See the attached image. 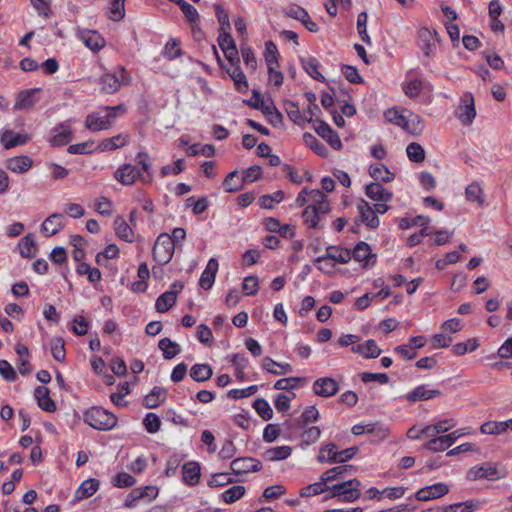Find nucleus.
Wrapping results in <instances>:
<instances>
[{
  "mask_svg": "<svg viewBox=\"0 0 512 512\" xmlns=\"http://www.w3.org/2000/svg\"><path fill=\"white\" fill-rule=\"evenodd\" d=\"M135 161L140 167L132 164H123L114 172V178L122 185H132L138 179H142L144 183L147 182L143 174H150L152 166L148 153L146 151L138 152Z\"/></svg>",
  "mask_w": 512,
  "mask_h": 512,
  "instance_id": "obj_1",
  "label": "nucleus"
},
{
  "mask_svg": "<svg viewBox=\"0 0 512 512\" xmlns=\"http://www.w3.org/2000/svg\"><path fill=\"white\" fill-rule=\"evenodd\" d=\"M384 117L387 122L401 127L408 133L419 134L423 130L420 117L409 110L390 108L385 111Z\"/></svg>",
  "mask_w": 512,
  "mask_h": 512,
  "instance_id": "obj_2",
  "label": "nucleus"
},
{
  "mask_svg": "<svg viewBox=\"0 0 512 512\" xmlns=\"http://www.w3.org/2000/svg\"><path fill=\"white\" fill-rule=\"evenodd\" d=\"M361 482L356 479L342 481L330 486L328 498H336L342 503H353L361 497Z\"/></svg>",
  "mask_w": 512,
  "mask_h": 512,
  "instance_id": "obj_3",
  "label": "nucleus"
},
{
  "mask_svg": "<svg viewBox=\"0 0 512 512\" xmlns=\"http://www.w3.org/2000/svg\"><path fill=\"white\" fill-rule=\"evenodd\" d=\"M125 107L119 104L114 107H105L104 111L89 114L86 117L85 127L91 131H101L109 129L116 118V111L125 112Z\"/></svg>",
  "mask_w": 512,
  "mask_h": 512,
  "instance_id": "obj_4",
  "label": "nucleus"
},
{
  "mask_svg": "<svg viewBox=\"0 0 512 512\" xmlns=\"http://www.w3.org/2000/svg\"><path fill=\"white\" fill-rule=\"evenodd\" d=\"M83 418L86 424L97 430H110L117 424V417L101 407L88 409Z\"/></svg>",
  "mask_w": 512,
  "mask_h": 512,
  "instance_id": "obj_5",
  "label": "nucleus"
},
{
  "mask_svg": "<svg viewBox=\"0 0 512 512\" xmlns=\"http://www.w3.org/2000/svg\"><path fill=\"white\" fill-rule=\"evenodd\" d=\"M130 76L123 66L118 67L116 72L104 73L100 78L101 91L107 94L115 93L122 84L130 82Z\"/></svg>",
  "mask_w": 512,
  "mask_h": 512,
  "instance_id": "obj_6",
  "label": "nucleus"
},
{
  "mask_svg": "<svg viewBox=\"0 0 512 512\" xmlns=\"http://www.w3.org/2000/svg\"><path fill=\"white\" fill-rule=\"evenodd\" d=\"M175 251V244L173 239L167 233H161L153 247V258L160 264H167L173 257Z\"/></svg>",
  "mask_w": 512,
  "mask_h": 512,
  "instance_id": "obj_7",
  "label": "nucleus"
},
{
  "mask_svg": "<svg viewBox=\"0 0 512 512\" xmlns=\"http://www.w3.org/2000/svg\"><path fill=\"white\" fill-rule=\"evenodd\" d=\"M159 489L154 485L134 488L125 498L126 508H135L140 501L151 502L157 498Z\"/></svg>",
  "mask_w": 512,
  "mask_h": 512,
  "instance_id": "obj_8",
  "label": "nucleus"
},
{
  "mask_svg": "<svg viewBox=\"0 0 512 512\" xmlns=\"http://www.w3.org/2000/svg\"><path fill=\"white\" fill-rule=\"evenodd\" d=\"M505 477L504 473H500L497 466L491 462H485L481 465L471 467L467 472V479L477 481L480 479L496 480Z\"/></svg>",
  "mask_w": 512,
  "mask_h": 512,
  "instance_id": "obj_9",
  "label": "nucleus"
},
{
  "mask_svg": "<svg viewBox=\"0 0 512 512\" xmlns=\"http://www.w3.org/2000/svg\"><path fill=\"white\" fill-rule=\"evenodd\" d=\"M77 38L91 51L98 52L106 45L105 38L96 30L78 29Z\"/></svg>",
  "mask_w": 512,
  "mask_h": 512,
  "instance_id": "obj_10",
  "label": "nucleus"
},
{
  "mask_svg": "<svg viewBox=\"0 0 512 512\" xmlns=\"http://www.w3.org/2000/svg\"><path fill=\"white\" fill-rule=\"evenodd\" d=\"M315 132L323 138L334 150L342 149V141L336 131H334L325 121L315 120L313 124Z\"/></svg>",
  "mask_w": 512,
  "mask_h": 512,
  "instance_id": "obj_11",
  "label": "nucleus"
},
{
  "mask_svg": "<svg viewBox=\"0 0 512 512\" xmlns=\"http://www.w3.org/2000/svg\"><path fill=\"white\" fill-rule=\"evenodd\" d=\"M425 88L429 89V85L413 75V70L406 74L405 80L402 82L403 93L411 99L417 98Z\"/></svg>",
  "mask_w": 512,
  "mask_h": 512,
  "instance_id": "obj_12",
  "label": "nucleus"
},
{
  "mask_svg": "<svg viewBox=\"0 0 512 512\" xmlns=\"http://www.w3.org/2000/svg\"><path fill=\"white\" fill-rule=\"evenodd\" d=\"M49 143L52 146H63L72 140L71 120H66L51 130Z\"/></svg>",
  "mask_w": 512,
  "mask_h": 512,
  "instance_id": "obj_13",
  "label": "nucleus"
},
{
  "mask_svg": "<svg viewBox=\"0 0 512 512\" xmlns=\"http://www.w3.org/2000/svg\"><path fill=\"white\" fill-rule=\"evenodd\" d=\"M352 259L362 263L363 267H372L376 263V255L372 253L371 246L366 242H359L351 251Z\"/></svg>",
  "mask_w": 512,
  "mask_h": 512,
  "instance_id": "obj_14",
  "label": "nucleus"
},
{
  "mask_svg": "<svg viewBox=\"0 0 512 512\" xmlns=\"http://www.w3.org/2000/svg\"><path fill=\"white\" fill-rule=\"evenodd\" d=\"M230 468L234 474L240 475L258 472L262 469V464L259 460L252 457H240L231 462Z\"/></svg>",
  "mask_w": 512,
  "mask_h": 512,
  "instance_id": "obj_15",
  "label": "nucleus"
},
{
  "mask_svg": "<svg viewBox=\"0 0 512 512\" xmlns=\"http://www.w3.org/2000/svg\"><path fill=\"white\" fill-rule=\"evenodd\" d=\"M312 388L316 395L328 398L339 391V383L332 377H322L314 381Z\"/></svg>",
  "mask_w": 512,
  "mask_h": 512,
  "instance_id": "obj_16",
  "label": "nucleus"
},
{
  "mask_svg": "<svg viewBox=\"0 0 512 512\" xmlns=\"http://www.w3.org/2000/svg\"><path fill=\"white\" fill-rule=\"evenodd\" d=\"M476 117L474 99L471 93H466L461 99L458 118L463 125H471Z\"/></svg>",
  "mask_w": 512,
  "mask_h": 512,
  "instance_id": "obj_17",
  "label": "nucleus"
},
{
  "mask_svg": "<svg viewBox=\"0 0 512 512\" xmlns=\"http://www.w3.org/2000/svg\"><path fill=\"white\" fill-rule=\"evenodd\" d=\"M437 40V32L428 27H421L418 30L419 47L425 56H430L434 49Z\"/></svg>",
  "mask_w": 512,
  "mask_h": 512,
  "instance_id": "obj_18",
  "label": "nucleus"
},
{
  "mask_svg": "<svg viewBox=\"0 0 512 512\" xmlns=\"http://www.w3.org/2000/svg\"><path fill=\"white\" fill-rule=\"evenodd\" d=\"M449 492V487L444 483H435L419 489L415 497L419 501H428L440 498Z\"/></svg>",
  "mask_w": 512,
  "mask_h": 512,
  "instance_id": "obj_19",
  "label": "nucleus"
},
{
  "mask_svg": "<svg viewBox=\"0 0 512 512\" xmlns=\"http://www.w3.org/2000/svg\"><path fill=\"white\" fill-rule=\"evenodd\" d=\"M64 226V215L61 213H53L41 224V233L45 237H51L61 231Z\"/></svg>",
  "mask_w": 512,
  "mask_h": 512,
  "instance_id": "obj_20",
  "label": "nucleus"
},
{
  "mask_svg": "<svg viewBox=\"0 0 512 512\" xmlns=\"http://www.w3.org/2000/svg\"><path fill=\"white\" fill-rule=\"evenodd\" d=\"M357 210L361 221L369 228L375 229L379 226L380 220L376 215V211L370 206V204L361 199L357 204Z\"/></svg>",
  "mask_w": 512,
  "mask_h": 512,
  "instance_id": "obj_21",
  "label": "nucleus"
},
{
  "mask_svg": "<svg viewBox=\"0 0 512 512\" xmlns=\"http://www.w3.org/2000/svg\"><path fill=\"white\" fill-rule=\"evenodd\" d=\"M441 395L439 389H430L428 385L422 384L415 387L412 391L407 393L404 398L409 403H415L417 401L429 400Z\"/></svg>",
  "mask_w": 512,
  "mask_h": 512,
  "instance_id": "obj_22",
  "label": "nucleus"
},
{
  "mask_svg": "<svg viewBox=\"0 0 512 512\" xmlns=\"http://www.w3.org/2000/svg\"><path fill=\"white\" fill-rule=\"evenodd\" d=\"M201 477V467L196 461H189L182 466V480L188 486H195Z\"/></svg>",
  "mask_w": 512,
  "mask_h": 512,
  "instance_id": "obj_23",
  "label": "nucleus"
},
{
  "mask_svg": "<svg viewBox=\"0 0 512 512\" xmlns=\"http://www.w3.org/2000/svg\"><path fill=\"white\" fill-rule=\"evenodd\" d=\"M365 193L368 198L375 202H390L393 194L390 190L384 188L379 182H373L366 186Z\"/></svg>",
  "mask_w": 512,
  "mask_h": 512,
  "instance_id": "obj_24",
  "label": "nucleus"
},
{
  "mask_svg": "<svg viewBox=\"0 0 512 512\" xmlns=\"http://www.w3.org/2000/svg\"><path fill=\"white\" fill-rule=\"evenodd\" d=\"M32 165L33 160L27 155L15 156L6 161V168L16 174L28 172Z\"/></svg>",
  "mask_w": 512,
  "mask_h": 512,
  "instance_id": "obj_25",
  "label": "nucleus"
},
{
  "mask_svg": "<svg viewBox=\"0 0 512 512\" xmlns=\"http://www.w3.org/2000/svg\"><path fill=\"white\" fill-rule=\"evenodd\" d=\"M456 425L457 421L454 418L438 420L433 424L424 426L425 436L442 435L453 429Z\"/></svg>",
  "mask_w": 512,
  "mask_h": 512,
  "instance_id": "obj_26",
  "label": "nucleus"
},
{
  "mask_svg": "<svg viewBox=\"0 0 512 512\" xmlns=\"http://www.w3.org/2000/svg\"><path fill=\"white\" fill-rule=\"evenodd\" d=\"M218 261L215 258H210L205 270L202 272L199 285L201 288L208 290L210 289L215 281L216 273L218 271Z\"/></svg>",
  "mask_w": 512,
  "mask_h": 512,
  "instance_id": "obj_27",
  "label": "nucleus"
},
{
  "mask_svg": "<svg viewBox=\"0 0 512 512\" xmlns=\"http://www.w3.org/2000/svg\"><path fill=\"white\" fill-rule=\"evenodd\" d=\"M218 44L223 51L225 57L232 63L237 58L238 51L235 41L230 33L222 32L218 37Z\"/></svg>",
  "mask_w": 512,
  "mask_h": 512,
  "instance_id": "obj_28",
  "label": "nucleus"
},
{
  "mask_svg": "<svg viewBox=\"0 0 512 512\" xmlns=\"http://www.w3.org/2000/svg\"><path fill=\"white\" fill-rule=\"evenodd\" d=\"M0 140L6 149H11L26 144L29 140V136L27 134L14 132L13 130H4L0 135Z\"/></svg>",
  "mask_w": 512,
  "mask_h": 512,
  "instance_id": "obj_29",
  "label": "nucleus"
},
{
  "mask_svg": "<svg viewBox=\"0 0 512 512\" xmlns=\"http://www.w3.org/2000/svg\"><path fill=\"white\" fill-rule=\"evenodd\" d=\"M261 368L273 375H284L291 373L293 367L289 363H279L270 357H264L261 361Z\"/></svg>",
  "mask_w": 512,
  "mask_h": 512,
  "instance_id": "obj_30",
  "label": "nucleus"
},
{
  "mask_svg": "<svg viewBox=\"0 0 512 512\" xmlns=\"http://www.w3.org/2000/svg\"><path fill=\"white\" fill-rule=\"evenodd\" d=\"M309 194V204L307 206H313L319 212H330L331 207L328 198L321 190L311 189Z\"/></svg>",
  "mask_w": 512,
  "mask_h": 512,
  "instance_id": "obj_31",
  "label": "nucleus"
},
{
  "mask_svg": "<svg viewBox=\"0 0 512 512\" xmlns=\"http://www.w3.org/2000/svg\"><path fill=\"white\" fill-rule=\"evenodd\" d=\"M99 481L94 478L84 480L81 485L76 489L74 497L80 501L94 495L99 489Z\"/></svg>",
  "mask_w": 512,
  "mask_h": 512,
  "instance_id": "obj_32",
  "label": "nucleus"
},
{
  "mask_svg": "<svg viewBox=\"0 0 512 512\" xmlns=\"http://www.w3.org/2000/svg\"><path fill=\"white\" fill-rule=\"evenodd\" d=\"M38 406L46 412H54L56 405L49 396V389L45 386H38L34 391Z\"/></svg>",
  "mask_w": 512,
  "mask_h": 512,
  "instance_id": "obj_33",
  "label": "nucleus"
},
{
  "mask_svg": "<svg viewBox=\"0 0 512 512\" xmlns=\"http://www.w3.org/2000/svg\"><path fill=\"white\" fill-rule=\"evenodd\" d=\"M129 142V134H118L116 136L106 138L99 143V150L102 152L116 150L124 147Z\"/></svg>",
  "mask_w": 512,
  "mask_h": 512,
  "instance_id": "obj_34",
  "label": "nucleus"
},
{
  "mask_svg": "<svg viewBox=\"0 0 512 512\" xmlns=\"http://www.w3.org/2000/svg\"><path fill=\"white\" fill-rule=\"evenodd\" d=\"M485 500L473 499L443 508V512H474L485 504Z\"/></svg>",
  "mask_w": 512,
  "mask_h": 512,
  "instance_id": "obj_35",
  "label": "nucleus"
},
{
  "mask_svg": "<svg viewBox=\"0 0 512 512\" xmlns=\"http://www.w3.org/2000/svg\"><path fill=\"white\" fill-rule=\"evenodd\" d=\"M292 453L291 446L282 445L266 449L263 458L267 461H281L287 459Z\"/></svg>",
  "mask_w": 512,
  "mask_h": 512,
  "instance_id": "obj_36",
  "label": "nucleus"
},
{
  "mask_svg": "<svg viewBox=\"0 0 512 512\" xmlns=\"http://www.w3.org/2000/svg\"><path fill=\"white\" fill-rule=\"evenodd\" d=\"M352 351L368 359L377 358L382 352L373 339H369L363 344L353 346Z\"/></svg>",
  "mask_w": 512,
  "mask_h": 512,
  "instance_id": "obj_37",
  "label": "nucleus"
},
{
  "mask_svg": "<svg viewBox=\"0 0 512 512\" xmlns=\"http://www.w3.org/2000/svg\"><path fill=\"white\" fill-rule=\"evenodd\" d=\"M301 64L303 69L315 80L323 82L325 80L324 76L320 72V63L319 61L313 57L308 56L301 58Z\"/></svg>",
  "mask_w": 512,
  "mask_h": 512,
  "instance_id": "obj_38",
  "label": "nucleus"
},
{
  "mask_svg": "<svg viewBox=\"0 0 512 512\" xmlns=\"http://www.w3.org/2000/svg\"><path fill=\"white\" fill-rule=\"evenodd\" d=\"M114 229L117 236L126 241L133 242L134 240V232L126 220L122 216H117L114 220Z\"/></svg>",
  "mask_w": 512,
  "mask_h": 512,
  "instance_id": "obj_39",
  "label": "nucleus"
},
{
  "mask_svg": "<svg viewBox=\"0 0 512 512\" xmlns=\"http://www.w3.org/2000/svg\"><path fill=\"white\" fill-rule=\"evenodd\" d=\"M369 175L377 182H391L394 180V174L383 164H372L369 167Z\"/></svg>",
  "mask_w": 512,
  "mask_h": 512,
  "instance_id": "obj_40",
  "label": "nucleus"
},
{
  "mask_svg": "<svg viewBox=\"0 0 512 512\" xmlns=\"http://www.w3.org/2000/svg\"><path fill=\"white\" fill-rule=\"evenodd\" d=\"M326 255L330 260H334L340 264H346L352 259L351 251L349 249L337 246H329L326 249Z\"/></svg>",
  "mask_w": 512,
  "mask_h": 512,
  "instance_id": "obj_41",
  "label": "nucleus"
},
{
  "mask_svg": "<svg viewBox=\"0 0 512 512\" xmlns=\"http://www.w3.org/2000/svg\"><path fill=\"white\" fill-rule=\"evenodd\" d=\"M176 300V291H166L157 298L155 308L160 313L167 312L176 303Z\"/></svg>",
  "mask_w": 512,
  "mask_h": 512,
  "instance_id": "obj_42",
  "label": "nucleus"
},
{
  "mask_svg": "<svg viewBox=\"0 0 512 512\" xmlns=\"http://www.w3.org/2000/svg\"><path fill=\"white\" fill-rule=\"evenodd\" d=\"M327 213L328 212H319L318 210H315L313 206H306L302 213L304 224L308 228L316 229L319 226L321 217Z\"/></svg>",
  "mask_w": 512,
  "mask_h": 512,
  "instance_id": "obj_43",
  "label": "nucleus"
},
{
  "mask_svg": "<svg viewBox=\"0 0 512 512\" xmlns=\"http://www.w3.org/2000/svg\"><path fill=\"white\" fill-rule=\"evenodd\" d=\"M213 375V370L208 364H195L190 369V376L197 382H205Z\"/></svg>",
  "mask_w": 512,
  "mask_h": 512,
  "instance_id": "obj_44",
  "label": "nucleus"
},
{
  "mask_svg": "<svg viewBox=\"0 0 512 512\" xmlns=\"http://www.w3.org/2000/svg\"><path fill=\"white\" fill-rule=\"evenodd\" d=\"M158 348L162 351L165 359H172L181 352L179 344L169 338H162L158 343Z\"/></svg>",
  "mask_w": 512,
  "mask_h": 512,
  "instance_id": "obj_45",
  "label": "nucleus"
},
{
  "mask_svg": "<svg viewBox=\"0 0 512 512\" xmlns=\"http://www.w3.org/2000/svg\"><path fill=\"white\" fill-rule=\"evenodd\" d=\"M329 490L330 486H328V483L325 480H322L321 476L319 482L303 487L300 491V495L302 497H313Z\"/></svg>",
  "mask_w": 512,
  "mask_h": 512,
  "instance_id": "obj_46",
  "label": "nucleus"
},
{
  "mask_svg": "<svg viewBox=\"0 0 512 512\" xmlns=\"http://www.w3.org/2000/svg\"><path fill=\"white\" fill-rule=\"evenodd\" d=\"M286 113L289 119L297 125H304L311 121V118H307L302 114L299 106L291 101L286 103Z\"/></svg>",
  "mask_w": 512,
  "mask_h": 512,
  "instance_id": "obj_47",
  "label": "nucleus"
},
{
  "mask_svg": "<svg viewBox=\"0 0 512 512\" xmlns=\"http://www.w3.org/2000/svg\"><path fill=\"white\" fill-rule=\"evenodd\" d=\"M508 429L506 421H488L481 425L480 432L487 435H498L506 432Z\"/></svg>",
  "mask_w": 512,
  "mask_h": 512,
  "instance_id": "obj_48",
  "label": "nucleus"
},
{
  "mask_svg": "<svg viewBox=\"0 0 512 512\" xmlns=\"http://www.w3.org/2000/svg\"><path fill=\"white\" fill-rule=\"evenodd\" d=\"M227 73L230 75L239 91H246L248 89L247 78L238 65H233L227 70Z\"/></svg>",
  "mask_w": 512,
  "mask_h": 512,
  "instance_id": "obj_49",
  "label": "nucleus"
},
{
  "mask_svg": "<svg viewBox=\"0 0 512 512\" xmlns=\"http://www.w3.org/2000/svg\"><path fill=\"white\" fill-rule=\"evenodd\" d=\"M429 440L424 444V448L432 452H440L448 449L449 443L445 435L427 436Z\"/></svg>",
  "mask_w": 512,
  "mask_h": 512,
  "instance_id": "obj_50",
  "label": "nucleus"
},
{
  "mask_svg": "<svg viewBox=\"0 0 512 512\" xmlns=\"http://www.w3.org/2000/svg\"><path fill=\"white\" fill-rule=\"evenodd\" d=\"M320 463H337V446L334 443H328L321 447L317 457Z\"/></svg>",
  "mask_w": 512,
  "mask_h": 512,
  "instance_id": "obj_51",
  "label": "nucleus"
},
{
  "mask_svg": "<svg viewBox=\"0 0 512 512\" xmlns=\"http://www.w3.org/2000/svg\"><path fill=\"white\" fill-rule=\"evenodd\" d=\"M303 140L317 155L326 158L329 154L327 148L311 133H304Z\"/></svg>",
  "mask_w": 512,
  "mask_h": 512,
  "instance_id": "obj_52",
  "label": "nucleus"
},
{
  "mask_svg": "<svg viewBox=\"0 0 512 512\" xmlns=\"http://www.w3.org/2000/svg\"><path fill=\"white\" fill-rule=\"evenodd\" d=\"M243 187L242 177L238 175V172H230L223 181V188L226 192H236Z\"/></svg>",
  "mask_w": 512,
  "mask_h": 512,
  "instance_id": "obj_53",
  "label": "nucleus"
},
{
  "mask_svg": "<svg viewBox=\"0 0 512 512\" xmlns=\"http://www.w3.org/2000/svg\"><path fill=\"white\" fill-rule=\"evenodd\" d=\"M351 469L352 465L335 466L322 474V480H325L327 483L330 481L338 480L344 477Z\"/></svg>",
  "mask_w": 512,
  "mask_h": 512,
  "instance_id": "obj_54",
  "label": "nucleus"
},
{
  "mask_svg": "<svg viewBox=\"0 0 512 512\" xmlns=\"http://www.w3.org/2000/svg\"><path fill=\"white\" fill-rule=\"evenodd\" d=\"M108 17L115 22L122 20L125 17V2L121 0H110Z\"/></svg>",
  "mask_w": 512,
  "mask_h": 512,
  "instance_id": "obj_55",
  "label": "nucleus"
},
{
  "mask_svg": "<svg viewBox=\"0 0 512 512\" xmlns=\"http://www.w3.org/2000/svg\"><path fill=\"white\" fill-rule=\"evenodd\" d=\"M466 197L471 202H476L478 205L484 204V195L482 187L479 183L473 182L466 187Z\"/></svg>",
  "mask_w": 512,
  "mask_h": 512,
  "instance_id": "obj_56",
  "label": "nucleus"
},
{
  "mask_svg": "<svg viewBox=\"0 0 512 512\" xmlns=\"http://www.w3.org/2000/svg\"><path fill=\"white\" fill-rule=\"evenodd\" d=\"M35 104L34 90L22 91L18 94L16 103L14 105L15 110H22L31 108Z\"/></svg>",
  "mask_w": 512,
  "mask_h": 512,
  "instance_id": "obj_57",
  "label": "nucleus"
},
{
  "mask_svg": "<svg viewBox=\"0 0 512 512\" xmlns=\"http://www.w3.org/2000/svg\"><path fill=\"white\" fill-rule=\"evenodd\" d=\"M19 253L24 258H31L34 256L35 251V241L33 238V235L28 234L25 237H23L19 244Z\"/></svg>",
  "mask_w": 512,
  "mask_h": 512,
  "instance_id": "obj_58",
  "label": "nucleus"
},
{
  "mask_svg": "<svg viewBox=\"0 0 512 512\" xmlns=\"http://www.w3.org/2000/svg\"><path fill=\"white\" fill-rule=\"evenodd\" d=\"M253 408L263 420H270L273 417V410L267 400L258 398L253 403Z\"/></svg>",
  "mask_w": 512,
  "mask_h": 512,
  "instance_id": "obj_59",
  "label": "nucleus"
},
{
  "mask_svg": "<svg viewBox=\"0 0 512 512\" xmlns=\"http://www.w3.org/2000/svg\"><path fill=\"white\" fill-rule=\"evenodd\" d=\"M165 391L162 388L155 387L151 393L145 397V405L148 408L158 407L165 399Z\"/></svg>",
  "mask_w": 512,
  "mask_h": 512,
  "instance_id": "obj_60",
  "label": "nucleus"
},
{
  "mask_svg": "<svg viewBox=\"0 0 512 512\" xmlns=\"http://www.w3.org/2000/svg\"><path fill=\"white\" fill-rule=\"evenodd\" d=\"M253 99L255 101L253 106L256 109L260 110L265 115L269 114L276 107L271 99H267V100L264 99L260 95V93H258L256 91H253Z\"/></svg>",
  "mask_w": 512,
  "mask_h": 512,
  "instance_id": "obj_61",
  "label": "nucleus"
},
{
  "mask_svg": "<svg viewBox=\"0 0 512 512\" xmlns=\"http://www.w3.org/2000/svg\"><path fill=\"white\" fill-rule=\"evenodd\" d=\"M245 487L241 485H235L227 490H225L222 493V499L227 504L234 503L235 501L239 500L244 494H245Z\"/></svg>",
  "mask_w": 512,
  "mask_h": 512,
  "instance_id": "obj_62",
  "label": "nucleus"
},
{
  "mask_svg": "<svg viewBox=\"0 0 512 512\" xmlns=\"http://www.w3.org/2000/svg\"><path fill=\"white\" fill-rule=\"evenodd\" d=\"M479 344L477 339L472 338L466 342L457 343L452 347L453 354L461 356L467 352H473L478 348Z\"/></svg>",
  "mask_w": 512,
  "mask_h": 512,
  "instance_id": "obj_63",
  "label": "nucleus"
},
{
  "mask_svg": "<svg viewBox=\"0 0 512 512\" xmlns=\"http://www.w3.org/2000/svg\"><path fill=\"white\" fill-rule=\"evenodd\" d=\"M406 152L412 162L421 163L425 159V151L418 143H410L406 148Z\"/></svg>",
  "mask_w": 512,
  "mask_h": 512,
  "instance_id": "obj_64",
  "label": "nucleus"
}]
</instances>
